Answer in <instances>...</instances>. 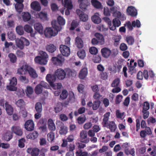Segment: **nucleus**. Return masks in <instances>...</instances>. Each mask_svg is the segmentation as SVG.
I'll use <instances>...</instances> for the list:
<instances>
[{"instance_id": "nucleus-13", "label": "nucleus", "mask_w": 156, "mask_h": 156, "mask_svg": "<svg viewBox=\"0 0 156 156\" xmlns=\"http://www.w3.org/2000/svg\"><path fill=\"white\" fill-rule=\"evenodd\" d=\"M34 17L37 18H40L41 20L44 21L47 20V14L46 13L41 12L39 13H35Z\"/></svg>"}, {"instance_id": "nucleus-55", "label": "nucleus", "mask_w": 156, "mask_h": 156, "mask_svg": "<svg viewBox=\"0 0 156 156\" xmlns=\"http://www.w3.org/2000/svg\"><path fill=\"white\" fill-rule=\"evenodd\" d=\"M25 140L24 138H22L19 140L18 141V146L20 148H22L24 147L25 145L24 143Z\"/></svg>"}, {"instance_id": "nucleus-59", "label": "nucleus", "mask_w": 156, "mask_h": 156, "mask_svg": "<svg viewBox=\"0 0 156 156\" xmlns=\"http://www.w3.org/2000/svg\"><path fill=\"white\" fill-rule=\"evenodd\" d=\"M101 60V58L99 55H96L94 57L93 61L94 63H100Z\"/></svg>"}, {"instance_id": "nucleus-3", "label": "nucleus", "mask_w": 156, "mask_h": 156, "mask_svg": "<svg viewBox=\"0 0 156 156\" xmlns=\"http://www.w3.org/2000/svg\"><path fill=\"white\" fill-rule=\"evenodd\" d=\"M25 66V71L28 72L31 77L35 79L37 77L38 75L34 69L28 65H26Z\"/></svg>"}, {"instance_id": "nucleus-8", "label": "nucleus", "mask_w": 156, "mask_h": 156, "mask_svg": "<svg viewBox=\"0 0 156 156\" xmlns=\"http://www.w3.org/2000/svg\"><path fill=\"white\" fill-rule=\"evenodd\" d=\"M25 128L28 131H31L34 129V125L32 120H27L25 123Z\"/></svg>"}, {"instance_id": "nucleus-44", "label": "nucleus", "mask_w": 156, "mask_h": 156, "mask_svg": "<svg viewBox=\"0 0 156 156\" xmlns=\"http://www.w3.org/2000/svg\"><path fill=\"white\" fill-rule=\"evenodd\" d=\"M108 127L111 132L115 131L116 128L115 123L113 121L110 122L109 124L108 123Z\"/></svg>"}, {"instance_id": "nucleus-2", "label": "nucleus", "mask_w": 156, "mask_h": 156, "mask_svg": "<svg viewBox=\"0 0 156 156\" xmlns=\"http://www.w3.org/2000/svg\"><path fill=\"white\" fill-rule=\"evenodd\" d=\"M51 61L54 64L61 66L64 62L65 59L61 54H58L56 57H53L51 58Z\"/></svg>"}, {"instance_id": "nucleus-26", "label": "nucleus", "mask_w": 156, "mask_h": 156, "mask_svg": "<svg viewBox=\"0 0 156 156\" xmlns=\"http://www.w3.org/2000/svg\"><path fill=\"white\" fill-rule=\"evenodd\" d=\"M16 42L17 46L20 49H23L24 48L22 37H21L20 39H17L16 40Z\"/></svg>"}, {"instance_id": "nucleus-10", "label": "nucleus", "mask_w": 156, "mask_h": 156, "mask_svg": "<svg viewBox=\"0 0 156 156\" xmlns=\"http://www.w3.org/2000/svg\"><path fill=\"white\" fill-rule=\"evenodd\" d=\"M24 29L26 32L30 34L31 37H34L35 36L36 32L33 30L32 27L30 25L27 24L25 25L24 27Z\"/></svg>"}, {"instance_id": "nucleus-47", "label": "nucleus", "mask_w": 156, "mask_h": 156, "mask_svg": "<svg viewBox=\"0 0 156 156\" xmlns=\"http://www.w3.org/2000/svg\"><path fill=\"white\" fill-rule=\"evenodd\" d=\"M8 57L10 59V61L13 63H15L17 59L16 55L13 53H10L8 55Z\"/></svg>"}, {"instance_id": "nucleus-9", "label": "nucleus", "mask_w": 156, "mask_h": 156, "mask_svg": "<svg viewBox=\"0 0 156 156\" xmlns=\"http://www.w3.org/2000/svg\"><path fill=\"white\" fill-rule=\"evenodd\" d=\"M11 129L12 133L18 136H21L23 134L22 130L19 126H13L11 127Z\"/></svg>"}, {"instance_id": "nucleus-29", "label": "nucleus", "mask_w": 156, "mask_h": 156, "mask_svg": "<svg viewBox=\"0 0 156 156\" xmlns=\"http://www.w3.org/2000/svg\"><path fill=\"white\" fill-rule=\"evenodd\" d=\"M95 36L98 39V41L101 44H103L104 43V38L103 36L100 33H97L95 34Z\"/></svg>"}, {"instance_id": "nucleus-51", "label": "nucleus", "mask_w": 156, "mask_h": 156, "mask_svg": "<svg viewBox=\"0 0 156 156\" xmlns=\"http://www.w3.org/2000/svg\"><path fill=\"white\" fill-rule=\"evenodd\" d=\"M68 94L67 91L65 90H62V94L60 95V98L63 100L66 98Z\"/></svg>"}, {"instance_id": "nucleus-18", "label": "nucleus", "mask_w": 156, "mask_h": 156, "mask_svg": "<svg viewBox=\"0 0 156 156\" xmlns=\"http://www.w3.org/2000/svg\"><path fill=\"white\" fill-rule=\"evenodd\" d=\"M45 48L46 51L49 53H53L56 50V46L52 44H47Z\"/></svg>"}, {"instance_id": "nucleus-35", "label": "nucleus", "mask_w": 156, "mask_h": 156, "mask_svg": "<svg viewBox=\"0 0 156 156\" xmlns=\"http://www.w3.org/2000/svg\"><path fill=\"white\" fill-rule=\"evenodd\" d=\"M24 29L23 27L21 25L17 26L16 28V33L19 35H21L24 34Z\"/></svg>"}, {"instance_id": "nucleus-52", "label": "nucleus", "mask_w": 156, "mask_h": 156, "mask_svg": "<svg viewBox=\"0 0 156 156\" xmlns=\"http://www.w3.org/2000/svg\"><path fill=\"white\" fill-rule=\"evenodd\" d=\"M78 25L79 24L77 21L75 20H73L71 23L70 30H74L78 26Z\"/></svg>"}, {"instance_id": "nucleus-58", "label": "nucleus", "mask_w": 156, "mask_h": 156, "mask_svg": "<svg viewBox=\"0 0 156 156\" xmlns=\"http://www.w3.org/2000/svg\"><path fill=\"white\" fill-rule=\"evenodd\" d=\"M51 86L54 89L56 90L60 89L62 87V85L60 83H54L53 84V85Z\"/></svg>"}, {"instance_id": "nucleus-23", "label": "nucleus", "mask_w": 156, "mask_h": 156, "mask_svg": "<svg viewBox=\"0 0 156 156\" xmlns=\"http://www.w3.org/2000/svg\"><path fill=\"white\" fill-rule=\"evenodd\" d=\"M87 74V69L86 68H84L81 69L79 75V77L82 79L85 78Z\"/></svg>"}, {"instance_id": "nucleus-34", "label": "nucleus", "mask_w": 156, "mask_h": 156, "mask_svg": "<svg viewBox=\"0 0 156 156\" xmlns=\"http://www.w3.org/2000/svg\"><path fill=\"white\" fill-rule=\"evenodd\" d=\"M38 135V133L37 131H34L33 133L28 134L27 136V138L29 139L34 140L37 137Z\"/></svg>"}, {"instance_id": "nucleus-12", "label": "nucleus", "mask_w": 156, "mask_h": 156, "mask_svg": "<svg viewBox=\"0 0 156 156\" xmlns=\"http://www.w3.org/2000/svg\"><path fill=\"white\" fill-rule=\"evenodd\" d=\"M126 13L128 15L135 16L136 15V9L133 6H129L126 9Z\"/></svg>"}, {"instance_id": "nucleus-32", "label": "nucleus", "mask_w": 156, "mask_h": 156, "mask_svg": "<svg viewBox=\"0 0 156 156\" xmlns=\"http://www.w3.org/2000/svg\"><path fill=\"white\" fill-rule=\"evenodd\" d=\"M16 106L20 108H22L25 105V103L24 101L22 99H20L17 100L15 103Z\"/></svg>"}, {"instance_id": "nucleus-57", "label": "nucleus", "mask_w": 156, "mask_h": 156, "mask_svg": "<svg viewBox=\"0 0 156 156\" xmlns=\"http://www.w3.org/2000/svg\"><path fill=\"white\" fill-rule=\"evenodd\" d=\"M126 40L128 44H132L134 42V39L132 36H129L126 37Z\"/></svg>"}, {"instance_id": "nucleus-42", "label": "nucleus", "mask_w": 156, "mask_h": 156, "mask_svg": "<svg viewBox=\"0 0 156 156\" xmlns=\"http://www.w3.org/2000/svg\"><path fill=\"white\" fill-rule=\"evenodd\" d=\"M35 108L36 112H41L42 107L41 103L40 102H37L35 104Z\"/></svg>"}, {"instance_id": "nucleus-54", "label": "nucleus", "mask_w": 156, "mask_h": 156, "mask_svg": "<svg viewBox=\"0 0 156 156\" xmlns=\"http://www.w3.org/2000/svg\"><path fill=\"white\" fill-rule=\"evenodd\" d=\"M120 82V80L119 78L115 79L112 83L111 86L112 87H118Z\"/></svg>"}, {"instance_id": "nucleus-40", "label": "nucleus", "mask_w": 156, "mask_h": 156, "mask_svg": "<svg viewBox=\"0 0 156 156\" xmlns=\"http://www.w3.org/2000/svg\"><path fill=\"white\" fill-rule=\"evenodd\" d=\"M136 62H135L134 63V66H132L128 67L129 69V73L133 75V73H135L136 72V70L135 69V67L136 66Z\"/></svg>"}, {"instance_id": "nucleus-38", "label": "nucleus", "mask_w": 156, "mask_h": 156, "mask_svg": "<svg viewBox=\"0 0 156 156\" xmlns=\"http://www.w3.org/2000/svg\"><path fill=\"white\" fill-rule=\"evenodd\" d=\"M23 7V3H16L15 5V8L17 11L19 12H22Z\"/></svg>"}, {"instance_id": "nucleus-25", "label": "nucleus", "mask_w": 156, "mask_h": 156, "mask_svg": "<svg viewBox=\"0 0 156 156\" xmlns=\"http://www.w3.org/2000/svg\"><path fill=\"white\" fill-rule=\"evenodd\" d=\"M64 69L66 73V76H67V77H69L74 76L76 75L75 71H72L69 68H65Z\"/></svg>"}, {"instance_id": "nucleus-16", "label": "nucleus", "mask_w": 156, "mask_h": 156, "mask_svg": "<svg viewBox=\"0 0 156 156\" xmlns=\"http://www.w3.org/2000/svg\"><path fill=\"white\" fill-rule=\"evenodd\" d=\"M110 115V113L109 112H108L104 114L102 123L104 127H108V121Z\"/></svg>"}, {"instance_id": "nucleus-27", "label": "nucleus", "mask_w": 156, "mask_h": 156, "mask_svg": "<svg viewBox=\"0 0 156 156\" xmlns=\"http://www.w3.org/2000/svg\"><path fill=\"white\" fill-rule=\"evenodd\" d=\"M59 123L60 124V125L61 126L59 132L60 134L61 135L66 134L67 132V128L65 126L62 122H59Z\"/></svg>"}, {"instance_id": "nucleus-43", "label": "nucleus", "mask_w": 156, "mask_h": 156, "mask_svg": "<svg viewBox=\"0 0 156 156\" xmlns=\"http://www.w3.org/2000/svg\"><path fill=\"white\" fill-rule=\"evenodd\" d=\"M77 120L79 124H81L83 123L86 120V118L85 115H80L77 118Z\"/></svg>"}, {"instance_id": "nucleus-15", "label": "nucleus", "mask_w": 156, "mask_h": 156, "mask_svg": "<svg viewBox=\"0 0 156 156\" xmlns=\"http://www.w3.org/2000/svg\"><path fill=\"white\" fill-rule=\"evenodd\" d=\"M30 6L31 9L34 11L39 12L41 9L40 4L37 1H35L32 2Z\"/></svg>"}, {"instance_id": "nucleus-5", "label": "nucleus", "mask_w": 156, "mask_h": 156, "mask_svg": "<svg viewBox=\"0 0 156 156\" xmlns=\"http://www.w3.org/2000/svg\"><path fill=\"white\" fill-rule=\"evenodd\" d=\"M65 73V69L63 70L62 69L59 68L56 70L55 74L56 78H57L59 80H62L66 77Z\"/></svg>"}, {"instance_id": "nucleus-24", "label": "nucleus", "mask_w": 156, "mask_h": 156, "mask_svg": "<svg viewBox=\"0 0 156 156\" xmlns=\"http://www.w3.org/2000/svg\"><path fill=\"white\" fill-rule=\"evenodd\" d=\"M48 129L51 131H54L55 130V126L51 119H50L48 120Z\"/></svg>"}, {"instance_id": "nucleus-45", "label": "nucleus", "mask_w": 156, "mask_h": 156, "mask_svg": "<svg viewBox=\"0 0 156 156\" xmlns=\"http://www.w3.org/2000/svg\"><path fill=\"white\" fill-rule=\"evenodd\" d=\"M23 18L24 21L25 22L28 21L31 18V15L28 12H24L23 15Z\"/></svg>"}, {"instance_id": "nucleus-1", "label": "nucleus", "mask_w": 156, "mask_h": 156, "mask_svg": "<svg viewBox=\"0 0 156 156\" xmlns=\"http://www.w3.org/2000/svg\"><path fill=\"white\" fill-rule=\"evenodd\" d=\"M52 27L56 31L54 32L51 28H47L44 31V35L46 37L51 38L52 37L56 35L58 32L61 30L62 27L57 25V22L56 20H53L51 22Z\"/></svg>"}, {"instance_id": "nucleus-60", "label": "nucleus", "mask_w": 156, "mask_h": 156, "mask_svg": "<svg viewBox=\"0 0 156 156\" xmlns=\"http://www.w3.org/2000/svg\"><path fill=\"white\" fill-rule=\"evenodd\" d=\"M76 156H87V153L86 152H82V150H80L79 151H77L76 152Z\"/></svg>"}, {"instance_id": "nucleus-7", "label": "nucleus", "mask_w": 156, "mask_h": 156, "mask_svg": "<svg viewBox=\"0 0 156 156\" xmlns=\"http://www.w3.org/2000/svg\"><path fill=\"white\" fill-rule=\"evenodd\" d=\"M56 79L57 78L55 74H48L46 76V79L49 83L50 86L53 85V84L56 81Z\"/></svg>"}, {"instance_id": "nucleus-56", "label": "nucleus", "mask_w": 156, "mask_h": 156, "mask_svg": "<svg viewBox=\"0 0 156 156\" xmlns=\"http://www.w3.org/2000/svg\"><path fill=\"white\" fill-rule=\"evenodd\" d=\"M68 100L69 102H73L75 101V98L74 93L72 92L69 94Z\"/></svg>"}, {"instance_id": "nucleus-19", "label": "nucleus", "mask_w": 156, "mask_h": 156, "mask_svg": "<svg viewBox=\"0 0 156 156\" xmlns=\"http://www.w3.org/2000/svg\"><path fill=\"white\" fill-rule=\"evenodd\" d=\"M5 110L9 115H12L13 112V107L8 104V102L6 101L5 103Z\"/></svg>"}, {"instance_id": "nucleus-30", "label": "nucleus", "mask_w": 156, "mask_h": 156, "mask_svg": "<svg viewBox=\"0 0 156 156\" xmlns=\"http://www.w3.org/2000/svg\"><path fill=\"white\" fill-rule=\"evenodd\" d=\"M76 44L77 47L79 48H82L83 46V43L82 40L78 37L76 38Z\"/></svg>"}, {"instance_id": "nucleus-39", "label": "nucleus", "mask_w": 156, "mask_h": 156, "mask_svg": "<svg viewBox=\"0 0 156 156\" xmlns=\"http://www.w3.org/2000/svg\"><path fill=\"white\" fill-rule=\"evenodd\" d=\"M26 65H28L27 63L24 64L22 66L20 67V68H19L17 70V73H18L20 75H22L23 74H25L26 72H27V71H25L24 69L25 68V66Z\"/></svg>"}, {"instance_id": "nucleus-36", "label": "nucleus", "mask_w": 156, "mask_h": 156, "mask_svg": "<svg viewBox=\"0 0 156 156\" xmlns=\"http://www.w3.org/2000/svg\"><path fill=\"white\" fill-rule=\"evenodd\" d=\"M64 6L68 9H71L73 8L71 0H64Z\"/></svg>"}, {"instance_id": "nucleus-53", "label": "nucleus", "mask_w": 156, "mask_h": 156, "mask_svg": "<svg viewBox=\"0 0 156 156\" xmlns=\"http://www.w3.org/2000/svg\"><path fill=\"white\" fill-rule=\"evenodd\" d=\"M80 19L83 22H86L88 20V16L87 14L83 13L82 15H80Z\"/></svg>"}, {"instance_id": "nucleus-61", "label": "nucleus", "mask_w": 156, "mask_h": 156, "mask_svg": "<svg viewBox=\"0 0 156 156\" xmlns=\"http://www.w3.org/2000/svg\"><path fill=\"white\" fill-rule=\"evenodd\" d=\"M123 98L122 95H117L116 98L115 102L116 104H119L122 101Z\"/></svg>"}, {"instance_id": "nucleus-28", "label": "nucleus", "mask_w": 156, "mask_h": 156, "mask_svg": "<svg viewBox=\"0 0 156 156\" xmlns=\"http://www.w3.org/2000/svg\"><path fill=\"white\" fill-rule=\"evenodd\" d=\"M91 3L92 5L97 9H102L101 3L97 0H91Z\"/></svg>"}, {"instance_id": "nucleus-20", "label": "nucleus", "mask_w": 156, "mask_h": 156, "mask_svg": "<svg viewBox=\"0 0 156 156\" xmlns=\"http://www.w3.org/2000/svg\"><path fill=\"white\" fill-rule=\"evenodd\" d=\"M35 30L39 34H42L44 32L43 28L42 25L40 23H35L34 25Z\"/></svg>"}, {"instance_id": "nucleus-37", "label": "nucleus", "mask_w": 156, "mask_h": 156, "mask_svg": "<svg viewBox=\"0 0 156 156\" xmlns=\"http://www.w3.org/2000/svg\"><path fill=\"white\" fill-rule=\"evenodd\" d=\"M77 55L79 58L81 59H83L86 56V53L83 49H80L77 52Z\"/></svg>"}, {"instance_id": "nucleus-46", "label": "nucleus", "mask_w": 156, "mask_h": 156, "mask_svg": "<svg viewBox=\"0 0 156 156\" xmlns=\"http://www.w3.org/2000/svg\"><path fill=\"white\" fill-rule=\"evenodd\" d=\"M34 91L36 94H39L42 93L43 91V88L41 87V85L38 84L36 87Z\"/></svg>"}, {"instance_id": "nucleus-49", "label": "nucleus", "mask_w": 156, "mask_h": 156, "mask_svg": "<svg viewBox=\"0 0 156 156\" xmlns=\"http://www.w3.org/2000/svg\"><path fill=\"white\" fill-rule=\"evenodd\" d=\"M116 114L117 118L122 119L124 118V112L121 113L119 110H117L116 111Z\"/></svg>"}, {"instance_id": "nucleus-4", "label": "nucleus", "mask_w": 156, "mask_h": 156, "mask_svg": "<svg viewBox=\"0 0 156 156\" xmlns=\"http://www.w3.org/2000/svg\"><path fill=\"white\" fill-rule=\"evenodd\" d=\"M59 50L63 56H68L70 53L69 48L65 45L61 44L60 46Z\"/></svg>"}, {"instance_id": "nucleus-50", "label": "nucleus", "mask_w": 156, "mask_h": 156, "mask_svg": "<svg viewBox=\"0 0 156 156\" xmlns=\"http://www.w3.org/2000/svg\"><path fill=\"white\" fill-rule=\"evenodd\" d=\"M150 108V104L147 101L144 102L143 105L142 111H147Z\"/></svg>"}, {"instance_id": "nucleus-6", "label": "nucleus", "mask_w": 156, "mask_h": 156, "mask_svg": "<svg viewBox=\"0 0 156 156\" xmlns=\"http://www.w3.org/2000/svg\"><path fill=\"white\" fill-rule=\"evenodd\" d=\"M80 141L81 143H87L89 141V138H87V133L86 131L82 130L80 134Z\"/></svg>"}, {"instance_id": "nucleus-64", "label": "nucleus", "mask_w": 156, "mask_h": 156, "mask_svg": "<svg viewBox=\"0 0 156 156\" xmlns=\"http://www.w3.org/2000/svg\"><path fill=\"white\" fill-rule=\"evenodd\" d=\"M98 51L97 49L94 47H91L89 49V52L92 54L95 55Z\"/></svg>"}, {"instance_id": "nucleus-31", "label": "nucleus", "mask_w": 156, "mask_h": 156, "mask_svg": "<svg viewBox=\"0 0 156 156\" xmlns=\"http://www.w3.org/2000/svg\"><path fill=\"white\" fill-rule=\"evenodd\" d=\"M12 133L10 131H8L4 134L3 138L5 140L9 141L12 138Z\"/></svg>"}, {"instance_id": "nucleus-62", "label": "nucleus", "mask_w": 156, "mask_h": 156, "mask_svg": "<svg viewBox=\"0 0 156 156\" xmlns=\"http://www.w3.org/2000/svg\"><path fill=\"white\" fill-rule=\"evenodd\" d=\"M47 120L45 118H41V119L39 122L38 124L41 125V126L44 125L46 126Z\"/></svg>"}, {"instance_id": "nucleus-11", "label": "nucleus", "mask_w": 156, "mask_h": 156, "mask_svg": "<svg viewBox=\"0 0 156 156\" xmlns=\"http://www.w3.org/2000/svg\"><path fill=\"white\" fill-rule=\"evenodd\" d=\"M113 26L110 27V30H114L116 29V27L120 26L121 24V23L119 19L117 18L114 19L112 21Z\"/></svg>"}, {"instance_id": "nucleus-33", "label": "nucleus", "mask_w": 156, "mask_h": 156, "mask_svg": "<svg viewBox=\"0 0 156 156\" xmlns=\"http://www.w3.org/2000/svg\"><path fill=\"white\" fill-rule=\"evenodd\" d=\"M57 22L58 24L57 23V25L60 27L64 25L66 23L65 20L61 16H58L57 18Z\"/></svg>"}, {"instance_id": "nucleus-17", "label": "nucleus", "mask_w": 156, "mask_h": 156, "mask_svg": "<svg viewBox=\"0 0 156 156\" xmlns=\"http://www.w3.org/2000/svg\"><path fill=\"white\" fill-rule=\"evenodd\" d=\"M101 52L102 56L105 58H108L111 54V51L107 48L101 49Z\"/></svg>"}, {"instance_id": "nucleus-48", "label": "nucleus", "mask_w": 156, "mask_h": 156, "mask_svg": "<svg viewBox=\"0 0 156 156\" xmlns=\"http://www.w3.org/2000/svg\"><path fill=\"white\" fill-rule=\"evenodd\" d=\"M40 152V150L37 147L33 148L31 151V154L32 156H38Z\"/></svg>"}, {"instance_id": "nucleus-63", "label": "nucleus", "mask_w": 156, "mask_h": 156, "mask_svg": "<svg viewBox=\"0 0 156 156\" xmlns=\"http://www.w3.org/2000/svg\"><path fill=\"white\" fill-rule=\"evenodd\" d=\"M48 140L50 141L51 142L55 138V134L53 132H50L48 134Z\"/></svg>"}, {"instance_id": "nucleus-22", "label": "nucleus", "mask_w": 156, "mask_h": 156, "mask_svg": "<svg viewBox=\"0 0 156 156\" xmlns=\"http://www.w3.org/2000/svg\"><path fill=\"white\" fill-rule=\"evenodd\" d=\"M136 25V23L135 21H132V24L130 22L128 21L124 24V26H126L129 30L131 31L133 30V27H135Z\"/></svg>"}, {"instance_id": "nucleus-21", "label": "nucleus", "mask_w": 156, "mask_h": 156, "mask_svg": "<svg viewBox=\"0 0 156 156\" xmlns=\"http://www.w3.org/2000/svg\"><path fill=\"white\" fill-rule=\"evenodd\" d=\"M91 19L92 21L96 24H99L101 22V19L99 17V14L98 13H95L92 16Z\"/></svg>"}, {"instance_id": "nucleus-41", "label": "nucleus", "mask_w": 156, "mask_h": 156, "mask_svg": "<svg viewBox=\"0 0 156 156\" xmlns=\"http://www.w3.org/2000/svg\"><path fill=\"white\" fill-rule=\"evenodd\" d=\"M101 104V101L100 100H96L93 102L92 109L94 110H97Z\"/></svg>"}, {"instance_id": "nucleus-14", "label": "nucleus", "mask_w": 156, "mask_h": 156, "mask_svg": "<svg viewBox=\"0 0 156 156\" xmlns=\"http://www.w3.org/2000/svg\"><path fill=\"white\" fill-rule=\"evenodd\" d=\"M35 62L41 65H46L47 62L46 58L41 57L40 56H37L34 58Z\"/></svg>"}]
</instances>
